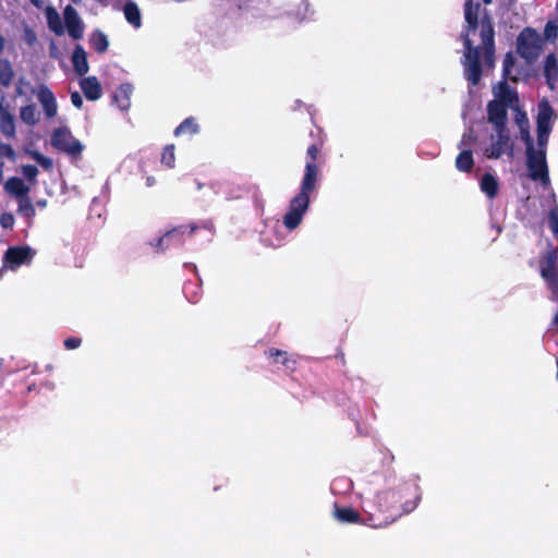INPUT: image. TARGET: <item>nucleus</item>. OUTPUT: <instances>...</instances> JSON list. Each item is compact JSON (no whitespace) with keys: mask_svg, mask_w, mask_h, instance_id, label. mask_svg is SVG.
Returning <instances> with one entry per match:
<instances>
[{"mask_svg":"<svg viewBox=\"0 0 558 558\" xmlns=\"http://www.w3.org/2000/svg\"><path fill=\"white\" fill-rule=\"evenodd\" d=\"M480 4H473V0H465L464 19L466 22L465 32L461 34L464 46L463 75L473 86L482 78L481 50L487 66H494L495 56V31L493 19L485 14L478 22Z\"/></svg>","mask_w":558,"mask_h":558,"instance_id":"1","label":"nucleus"},{"mask_svg":"<svg viewBox=\"0 0 558 558\" xmlns=\"http://www.w3.org/2000/svg\"><path fill=\"white\" fill-rule=\"evenodd\" d=\"M421 499V488L414 482L381 492L376 496L377 512L369 514L368 524L375 529L388 526L403 514L412 512Z\"/></svg>","mask_w":558,"mask_h":558,"instance_id":"2","label":"nucleus"},{"mask_svg":"<svg viewBox=\"0 0 558 558\" xmlns=\"http://www.w3.org/2000/svg\"><path fill=\"white\" fill-rule=\"evenodd\" d=\"M539 274L546 282L551 300L558 301V247L549 246L539 257Z\"/></svg>","mask_w":558,"mask_h":558,"instance_id":"3","label":"nucleus"},{"mask_svg":"<svg viewBox=\"0 0 558 558\" xmlns=\"http://www.w3.org/2000/svg\"><path fill=\"white\" fill-rule=\"evenodd\" d=\"M543 40L539 34L531 28H524L517 38L518 53L527 62L534 61L542 51Z\"/></svg>","mask_w":558,"mask_h":558,"instance_id":"4","label":"nucleus"},{"mask_svg":"<svg viewBox=\"0 0 558 558\" xmlns=\"http://www.w3.org/2000/svg\"><path fill=\"white\" fill-rule=\"evenodd\" d=\"M51 145L71 157H78L83 150L82 143L72 135L68 128H59L53 131Z\"/></svg>","mask_w":558,"mask_h":558,"instance_id":"5","label":"nucleus"},{"mask_svg":"<svg viewBox=\"0 0 558 558\" xmlns=\"http://www.w3.org/2000/svg\"><path fill=\"white\" fill-rule=\"evenodd\" d=\"M526 166L533 180L542 182L548 180L546 150L544 148L527 147Z\"/></svg>","mask_w":558,"mask_h":558,"instance_id":"6","label":"nucleus"},{"mask_svg":"<svg viewBox=\"0 0 558 558\" xmlns=\"http://www.w3.org/2000/svg\"><path fill=\"white\" fill-rule=\"evenodd\" d=\"M317 177V166L313 162L305 165L301 193L291 201L290 209H307L310 204L308 192L314 189Z\"/></svg>","mask_w":558,"mask_h":558,"instance_id":"7","label":"nucleus"},{"mask_svg":"<svg viewBox=\"0 0 558 558\" xmlns=\"http://www.w3.org/2000/svg\"><path fill=\"white\" fill-rule=\"evenodd\" d=\"M33 256L34 251L29 246H11L5 251L3 262L11 269H15L23 264L29 263Z\"/></svg>","mask_w":558,"mask_h":558,"instance_id":"8","label":"nucleus"},{"mask_svg":"<svg viewBox=\"0 0 558 558\" xmlns=\"http://www.w3.org/2000/svg\"><path fill=\"white\" fill-rule=\"evenodd\" d=\"M509 107L505 106L500 100H490L487 104V119L490 124H493L494 129H501L507 126L508 113L507 109Z\"/></svg>","mask_w":558,"mask_h":558,"instance_id":"9","label":"nucleus"},{"mask_svg":"<svg viewBox=\"0 0 558 558\" xmlns=\"http://www.w3.org/2000/svg\"><path fill=\"white\" fill-rule=\"evenodd\" d=\"M5 191L20 201L19 209H32V204L26 205L23 202L27 198L29 187L25 184L24 180L17 177L10 178L4 185Z\"/></svg>","mask_w":558,"mask_h":558,"instance_id":"10","label":"nucleus"},{"mask_svg":"<svg viewBox=\"0 0 558 558\" xmlns=\"http://www.w3.org/2000/svg\"><path fill=\"white\" fill-rule=\"evenodd\" d=\"M63 19L69 35L73 39H81L84 33V23L78 16L77 11L72 5H66L63 11Z\"/></svg>","mask_w":558,"mask_h":558,"instance_id":"11","label":"nucleus"},{"mask_svg":"<svg viewBox=\"0 0 558 558\" xmlns=\"http://www.w3.org/2000/svg\"><path fill=\"white\" fill-rule=\"evenodd\" d=\"M493 94L495 97L494 100H500L510 109H518V93L512 87H510L506 81L499 82L496 86H494Z\"/></svg>","mask_w":558,"mask_h":558,"instance_id":"12","label":"nucleus"},{"mask_svg":"<svg viewBox=\"0 0 558 558\" xmlns=\"http://www.w3.org/2000/svg\"><path fill=\"white\" fill-rule=\"evenodd\" d=\"M496 136H492V145L487 150L489 158H499L509 147L510 136L507 126L495 129Z\"/></svg>","mask_w":558,"mask_h":558,"instance_id":"13","label":"nucleus"},{"mask_svg":"<svg viewBox=\"0 0 558 558\" xmlns=\"http://www.w3.org/2000/svg\"><path fill=\"white\" fill-rule=\"evenodd\" d=\"M38 101L44 108L45 114L48 119L53 118L58 111V105L53 93L44 84L39 85L36 90Z\"/></svg>","mask_w":558,"mask_h":558,"instance_id":"14","label":"nucleus"},{"mask_svg":"<svg viewBox=\"0 0 558 558\" xmlns=\"http://www.w3.org/2000/svg\"><path fill=\"white\" fill-rule=\"evenodd\" d=\"M556 119L557 114L555 113L549 101L547 99H543L542 101H539L537 107L536 129L551 131L553 124Z\"/></svg>","mask_w":558,"mask_h":558,"instance_id":"15","label":"nucleus"},{"mask_svg":"<svg viewBox=\"0 0 558 558\" xmlns=\"http://www.w3.org/2000/svg\"><path fill=\"white\" fill-rule=\"evenodd\" d=\"M265 355L271 360L272 363H280L284 366L286 371L289 373H294L296 371L298 360L294 355H289L287 351L269 348L265 351Z\"/></svg>","mask_w":558,"mask_h":558,"instance_id":"16","label":"nucleus"},{"mask_svg":"<svg viewBox=\"0 0 558 558\" xmlns=\"http://www.w3.org/2000/svg\"><path fill=\"white\" fill-rule=\"evenodd\" d=\"M80 86L88 100L95 101L102 95L101 85L96 76H88L80 82Z\"/></svg>","mask_w":558,"mask_h":558,"instance_id":"17","label":"nucleus"},{"mask_svg":"<svg viewBox=\"0 0 558 558\" xmlns=\"http://www.w3.org/2000/svg\"><path fill=\"white\" fill-rule=\"evenodd\" d=\"M333 517L341 523L356 524L363 522L361 514L352 507H339L337 504L333 507Z\"/></svg>","mask_w":558,"mask_h":558,"instance_id":"18","label":"nucleus"},{"mask_svg":"<svg viewBox=\"0 0 558 558\" xmlns=\"http://www.w3.org/2000/svg\"><path fill=\"white\" fill-rule=\"evenodd\" d=\"M133 93V86L130 83L121 84L112 96V101L121 110H128L131 106V95Z\"/></svg>","mask_w":558,"mask_h":558,"instance_id":"19","label":"nucleus"},{"mask_svg":"<svg viewBox=\"0 0 558 558\" xmlns=\"http://www.w3.org/2000/svg\"><path fill=\"white\" fill-rule=\"evenodd\" d=\"M72 64L80 76L85 75L89 70L86 51L81 45H77L72 53Z\"/></svg>","mask_w":558,"mask_h":558,"instance_id":"20","label":"nucleus"},{"mask_svg":"<svg viewBox=\"0 0 558 558\" xmlns=\"http://www.w3.org/2000/svg\"><path fill=\"white\" fill-rule=\"evenodd\" d=\"M184 232L183 226H178L167 231L163 235L159 236L157 240L150 242L149 244L154 247L156 253L165 252L170 245V240L178 233Z\"/></svg>","mask_w":558,"mask_h":558,"instance_id":"21","label":"nucleus"},{"mask_svg":"<svg viewBox=\"0 0 558 558\" xmlns=\"http://www.w3.org/2000/svg\"><path fill=\"white\" fill-rule=\"evenodd\" d=\"M123 13L125 20L135 28H140L142 25V14L138 5L132 1L128 0L123 7Z\"/></svg>","mask_w":558,"mask_h":558,"instance_id":"22","label":"nucleus"},{"mask_svg":"<svg viewBox=\"0 0 558 558\" xmlns=\"http://www.w3.org/2000/svg\"><path fill=\"white\" fill-rule=\"evenodd\" d=\"M544 74L547 84L553 88L555 82L558 80V60L554 53H550L546 57Z\"/></svg>","mask_w":558,"mask_h":558,"instance_id":"23","label":"nucleus"},{"mask_svg":"<svg viewBox=\"0 0 558 558\" xmlns=\"http://www.w3.org/2000/svg\"><path fill=\"white\" fill-rule=\"evenodd\" d=\"M0 132L7 138L15 137V118L10 111L0 113Z\"/></svg>","mask_w":558,"mask_h":558,"instance_id":"24","label":"nucleus"},{"mask_svg":"<svg viewBox=\"0 0 558 558\" xmlns=\"http://www.w3.org/2000/svg\"><path fill=\"white\" fill-rule=\"evenodd\" d=\"M183 227H184V232L183 233L180 232V233L175 234L170 240V245H181L183 243V235L186 232L191 235L193 232H195L199 228H205V229H208L209 231H213V229H214V225L211 221H206L202 226H199L197 223H190L189 226H183Z\"/></svg>","mask_w":558,"mask_h":558,"instance_id":"25","label":"nucleus"},{"mask_svg":"<svg viewBox=\"0 0 558 558\" xmlns=\"http://www.w3.org/2000/svg\"><path fill=\"white\" fill-rule=\"evenodd\" d=\"M20 117L24 123L32 126L39 121V113L34 104L22 107L20 109Z\"/></svg>","mask_w":558,"mask_h":558,"instance_id":"26","label":"nucleus"},{"mask_svg":"<svg viewBox=\"0 0 558 558\" xmlns=\"http://www.w3.org/2000/svg\"><path fill=\"white\" fill-rule=\"evenodd\" d=\"M89 41L93 48L99 53H104L105 51H107L109 46L108 37L106 36V34L98 29L93 32Z\"/></svg>","mask_w":558,"mask_h":558,"instance_id":"27","label":"nucleus"},{"mask_svg":"<svg viewBox=\"0 0 558 558\" xmlns=\"http://www.w3.org/2000/svg\"><path fill=\"white\" fill-rule=\"evenodd\" d=\"M474 160H473V154L471 150H462L457 159H456V167L458 170L463 172H469L473 168Z\"/></svg>","mask_w":558,"mask_h":558,"instance_id":"28","label":"nucleus"},{"mask_svg":"<svg viewBox=\"0 0 558 558\" xmlns=\"http://www.w3.org/2000/svg\"><path fill=\"white\" fill-rule=\"evenodd\" d=\"M13 77L14 72L11 63L5 59L0 58V84L8 87L11 85Z\"/></svg>","mask_w":558,"mask_h":558,"instance_id":"29","label":"nucleus"},{"mask_svg":"<svg viewBox=\"0 0 558 558\" xmlns=\"http://www.w3.org/2000/svg\"><path fill=\"white\" fill-rule=\"evenodd\" d=\"M481 189L487 196L494 197L498 190V183L495 177L490 173H485L481 180Z\"/></svg>","mask_w":558,"mask_h":558,"instance_id":"30","label":"nucleus"},{"mask_svg":"<svg viewBox=\"0 0 558 558\" xmlns=\"http://www.w3.org/2000/svg\"><path fill=\"white\" fill-rule=\"evenodd\" d=\"M305 211H287L283 217V225L289 229H295L303 219V214Z\"/></svg>","mask_w":558,"mask_h":558,"instance_id":"31","label":"nucleus"},{"mask_svg":"<svg viewBox=\"0 0 558 558\" xmlns=\"http://www.w3.org/2000/svg\"><path fill=\"white\" fill-rule=\"evenodd\" d=\"M190 132L191 134H195L198 132V125L194 122L193 118L185 119L174 131L175 135H180L183 133Z\"/></svg>","mask_w":558,"mask_h":558,"instance_id":"32","label":"nucleus"},{"mask_svg":"<svg viewBox=\"0 0 558 558\" xmlns=\"http://www.w3.org/2000/svg\"><path fill=\"white\" fill-rule=\"evenodd\" d=\"M28 92L35 93L32 84L24 77H20L16 82L15 93L17 96H24Z\"/></svg>","mask_w":558,"mask_h":558,"instance_id":"33","label":"nucleus"},{"mask_svg":"<svg viewBox=\"0 0 558 558\" xmlns=\"http://www.w3.org/2000/svg\"><path fill=\"white\" fill-rule=\"evenodd\" d=\"M174 146L168 145L165 147L163 153L161 155V162L169 168H173L174 166Z\"/></svg>","mask_w":558,"mask_h":558,"instance_id":"34","label":"nucleus"},{"mask_svg":"<svg viewBox=\"0 0 558 558\" xmlns=\"http://www.w3.org/2000/svg\"><path fill=\"white\" fill-rule=\"evenodd\" d=\"M544 36L548 40H554L558 36V22L557 21H548L545 25Z\"/></svg>","mask_w":558,"mask_h":558,"instance_id":"35","label":"nucleus"},{"mask_svg":"<svg viewBox=\"0 0 558 558\" xmlns=\"http://www.w3.org/2000/svg\"><path fill=\"white\" fill-rule=\"evenodd\" d=\"M515 111V117H514V121H515V124L519 126V130L520 129H530V122H529V118L526 116V113L522 110H520V108L518 107V109H513Z\"/></svg>","mask_w":558,"mask_h":558,"instance_id":"36","label":"nucleus"},{"mask_svg":"<svg viewBox=\"0 0 558 558\" xmlns=\"http://www.w3.org/2000/svg\"><path fill=\"white\" fill-rule=\"evenodd\" d=\"M48 25L49 28L56 34V35H62L63 34V27L60 22V17L57 13H54L53 16L48 15Z\"/></svg>","mask_w":558,"mask_h":558,"instance_id":"37","label":"nucleus"},{"mask_svg":"<svg viewBox=\"0 0 558 558\" xmlns=\"http://www.w3.org/2000/svg\"><path fill=\"white\" fill-rule=\"evenodd\" d=\"M537 132V145L538 148H544L548 143L549 134L551 131L549 130H543V129H536Z\"/></svg>","mask_w":558,"mask_h":558,"instance_id":"38","label":"nucleus"},{"mask_svg":"<svg viewBox=\"0 0 558 558\" xmlns=\"http://www.w3.org/2000/svg\"><path fill=\"white\" fill-rule=\"evenodd\" d=\"M22 173L27 180L34 181L38 174V169L33 165H26L22 167Z\"/></svg>","mask_w":558,"mask_h":558,"instance_id":"39","label":"nucleus"},{"mask_svg":"<svg viewBox=\"0 0 558 558\" xmlns=\"http://www.w3.org/2000/svg\"><path fill=\"white\" fill-rule=\"evenodd\" d=\"M513 65H514V60H513L512 56L510 53H507L504 59V62H502V74H504L505 80L510 74Z\"/></svg>","mask_w":558,"mask_h":558,"instance_id":"40","label":"nucleus"},{"mask_svg":"<svg viewBox=\"0 0 558 558\" xmlns=\"http://www.w3.org/2000/svg\"><path fill=\"white\" fill-rule=\"evenodd\" d=\"M0 157H5L10 160L15 159V151L10 144H0Z\"/></svg>","mask_w":558,"mask_h":558,"instance_id":"41","label":"nucleus"},{"mask_svg":"<svg viewBox=\"0 0 558 558\" xmlns=\"http://www.w3.org/2000/svg\"><path fill=\"white\" fill-rule=\"evenodd\" d=\"M0 225L4 228H12L14 225V217L11 213L3 211L0 217Z\"/></svg>","mask_w":558,"mask_h":558,"instance_id":"42","label":"nucleus"},{"mask_svg":"<svg viewBox=\"0 0 558 558\" xmlns=\"http://www.w3.org/2000/svg\"><path fill=\"white\" fill-rule=\"evenodd\" d=\"M82 344V339L78 337H69L64 340L63 345L66 350H75Z\"/></svg>","mask_w":558,"mask_h":558,"instance_id":"43","label":"nucleus"},{"mask_svg":"<svg viewBox=\"0 0 558 558\" xmlns=\"http://www.w3.org/2000/svg\"><path fill=\"white\" fill-rule=\"evenodd\" d=\"M549 213V227L556 238H558V211Z\"/></svg>","mask_w":558,"mask_h":558,"instance_id":"44","label":"nucleus"},{"mask_svg":"<svg viewBox=\"0 0 558 558\" xmlns=\"http://www.w3.org/2000/svg\"><path fill=\"white\" fill-rule=\"evenodd\" d=\"M520 138L524 142L525 147H534L533 138L530 134V129H520Z\"/></svg>","mask_w":558,"mask_h":558,"instance_id":"45","label":"nucleus"},{"mask_svg":"<svg viewBox=\"0 0 558 558\" xmlns=\"http://www.w3.org/2000/svg\"><path fill=\"white\" fill-rule=\"evenodd\" d=\"M71 102L74 107L81 109L83 106V98L78 92L71 93Z\"/></svg>","mask_w":558,"mask_h":558,"instance_id":"46","label":"nucleus"},{"mask_svg":"<svg viewBox=\"0 0 558 558\" xmlns=\"http://www.w3.org/2000/svg\"><path fill=\"white\" fill-rule=\"evenodd\" d=\"M317 154H318V148L316 145H311L308 148H307V157L310 158V160L306 161L307 162H313L314 165L315 163V160L317 158Z\"/></svg>","mask_w":558,"mask_h":558,"instance_id":"47","label":"nucleus"},{"mask_svg":"<svg viewBox=\"0 0 558 558\" xmlns=\"http://www.w3.org/2000/svg\"><path fill=\"white\" fill-rule=\"evenodd\" d=\"M10 111L9 104L7 102L5 93L0 89V113Z\"/></svg>","mask_w":558,"mask_h":558,"instance_id":"48","label":"nucleus"},{"mask_svg":"<svg viewBox=\"0 0 558 558\" xmlns=\"http://www.w3.org/2000/svg\"><path fill=\"white\" fill-rule=\"evenodd\" d=\"M38 163L47 170L52 168V160L46 156H43Z\"/></svg>","mask_w":558,"mask_h":558,"instance_id":"49","label":"nucleus"},{"mask_svg":"<svg viewBox=\"0 0 558 558\" xmlns=\"http://www.w3.org/2000/svg\"><path fill=\"white\" fill-rule=\"evenodd\" d=\"M28 154L31 155V157L36 161V162H39L41 157L44 156L43 154H40L39 151H36V150H31L28 151Z\"/></svg>","mask_w":558,"mask_h":558,"instance_id":"50","label":"nucleus"},{"mask_svg":"<svg viewBox=\"0 0 558 558\" xmlns=\"http://www.w3.org/2000/svg\"><path fill=\"white\" fill-rule=\"evenodd\" d=\"M156 183V179L154 177H147L146 178V185L153 186Z\"/></svg>","mask_w":558,"mask_h":558,"instance_id":"51","label":"nucleus"},{"mask_svg":"<svg viewBox=\"0 0 558 558\" xmlns=\"http://www.w3.org/2000/svg\"><path fill=\"white\" fill-rule=\"evenodd\" d=\"M4 49V38L0 35V52Z\"/></svg>","mask_w":558,"mask_h":558,"instance_id":"52","label":"nucleus"},{"mask_svg":"<svg viewBox=\"0 0 558 558\" xmlns=\"http://www.w3.org/2000/svg\"><path fill=\"white\" fill-rule=\"evenodd\" d=\"M35 40V35L32 34V36H28V43L32 44V41Z\"/></svg>","mask_w":558,"mask_h":558,"instance_id":"53","label":"nucleus"},{"mask_svg":"<svg viewBox=\"0 0 558 558\" xmlns=\"http://www.w3.org/2000/svg\"><path fill=\"white\" fill-rule=\"evenodd\" d=\"M35 40V35L32 34V36H28V43L32 44V41Z\"/></svg>","mask_w":558,"mask_h":558,"instance_id":"54","label":"nucleus"},{"mask_svg":"<svg viewBox=\"0 0 558 558\" xmlns=\"http://www.w3.org/2000/svg\"><path fill=\"white\" fill-rule=\"evenodd\" d=\"M517 0H508V5L511 7Z\"/></svg>","mask_w":558,"mask_h":558,"instance_id":"55","label":"nucleus"},{"mask_svg":"<svg viewBox=\"0 0 558 558\" xmlns=\"http://www.w3.org/2000/svg\"><path fill=\"white\" fill-rule=\"evenodd\" d=\"M72 2H74L75 4H78L82 2V0H71Z\"/></svg>","mask_w":558,"mask_h":558,"instance_id":"56","label":"nucleus"},{"mask_svg":"<svg viewBox=\"0 0 558 558\" xmlns=\"http://www.w3.org/2000/svg\"><path fill=\"white\" fill-rule=\"evenodd\" d=\"M485 4H489L492 0H482Z\"/></svg>","mask_w":558,"mask_h":558,"instance_id":"57","label":"nucleus"},{"mask_svg":"<svg viewBox=\"0 0 558 558\" xmlns=\"http://www.w3.org/2000/svg\"><path fill=\"white\" fill-rule=\"evenodd\" d=\"M556 364H557V374H556V378L558 379V357H557Z\"/></svg>","mask_w":558,"mask_h":558,"instance_id":"58","label":"nucleus"}]
</instances>
